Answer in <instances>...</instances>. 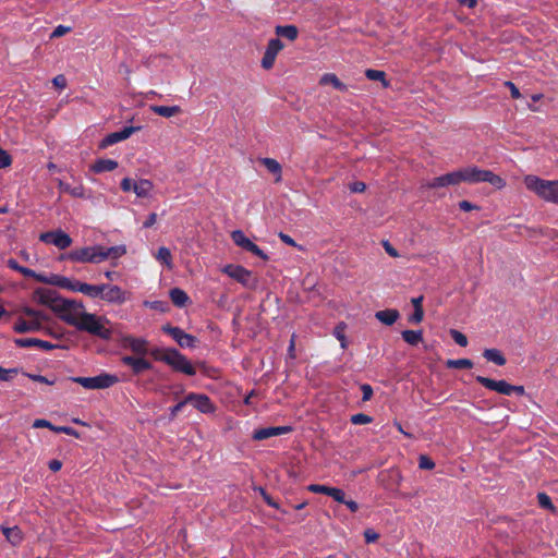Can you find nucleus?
I'll use <instances>...</instances> for the list:
<instances>
[{"label":"nucleus","instance_id":"nucleus-31","mask_svg":"<svg viewBox=\"0 0 558 558\" xmlns=\"http://www.w3.org/2000/svg\"><path fill=\"white\" fill-rule=\"evenodd\" d=\"M59 189L61 190V192L68 193L73 197L85 198V196H86L85 189L81 184L71 186L70 184L64 183L63 181H60Z\"/></svg>","mask_w":558,"mask_h":558},{"label":"nucleus","instance_id":"nucleus-44","mask_svg":"<svg viewBox=\"0 0 558 558\" xmlns=\"http://www.w3.org/2000/svg\"><path fill=\"white\" fill-rule=\"evenodd\" d=\"M418 468L422 470H433L435 462L428 456L421 454L418 458Z\"/></svg>","mask_w":558,"mask_h":558},{"label":"nucleus","instance_id":"nucleus-38","mask_svg":"<svg viewBox=\"0 0 558 558\" xmlns=\"http://www.w3.org/2000/svg\"><path fill=\"white\" fill-rule=\"evenodd\" d=\"M157 259L166 264L169 268L172 266V255L168 247L161 246L158 248Z\"/></svg>","mask_w":558,"mask_h":558},{"label":"nucleus","instance_id":"nucleus-47","mask_svg":"<svg viewBox=\"0 0 558 558\" xmlns=\"http://www.w3.org/2000/svg\"><path fill=\"white\" fill-rule=\"evenodd\" d=\"M307 489L315 494H324V495L328 496L331 487L326 486V485H319V484H311V485H308Z\"/></svg>","mask_w":558,"mask_h":558},{"label":"nucleus","instance_id":"nucleus-55","mask_svg":"<svg viewBox=\"0 0 558 558\" xmlns=\"http://www.w3.org/2000/svg\"><path fill=\"white\" fill-rule=\"evenodd\" d=\"M258 490L260 492V495L263 496L265 502L269 506V507H272V508H276L278 509L279 508V505L274 500V498L267 494V492L259 487Z\"/></svg>","mask_w":558,"mask_h":558},{"label":"nucleus","instance_id":"nucleus-22","mask_svg":"<svg viewBox=\"0 0 558 558\" xmlns=\"http://www.w3.org/2000/svg\"><path fill=\"white\" fill-rule=\"evenodd\" d=\"M399 316H400L399 312L395 308H387V310L378 311L375 314L376 319L386 326L393 325L397 322V319L399 318Z\"/></svg>","mask_w":558,"mask_h":558},{"label":"nucleus","instance_id":"nucleus-40","mask_svg":"<svg viewBox=\"0 0 558 558\" xmlns=\"http://www.w3.org/2000/svg\"><path fill=\"white\" fill-rule=\"evenodd\" d=\"M20 274H22L24 277H27V278H34L36 279L37 281L39 282H44L46 283L47 282V277L40 275V274H37L36 271H34L33 269L31 268H27V267H24V266H21L20 268Z\"/></svg>","mask_w":558,"mask_h":558},{"label":"nucleus","instance_id":"nucleus-15","mask_svg":"<svg viewBox=\"0 0 558 558\" xmlns=\"http://www.w3.org/2000/svg\"><path fill=\"white\" fill-rule=\"evenodd\" d=\"M475 380L489 390L497 391L505 396H511V384L506 380H494L488 377L477 375Z\"/></svg>","mask_w":558,"mask_h":558},{"label":"nucleus","instance_id":"nucleus-45","mask_svg":"<svg viewBox=\"0 0 558 558\" xmlns=\"http://www.w3.org/2000/svg\"><path fill=\"white\" fill-rule=\"evenodd\" d=\"M169 350L170 348H167V349H159V348H156V349H153L149 352V354L156 360V361H159V362H163V359L167 357V355H169Z\"/></svg>","mask_w":558,"mask_h":558},{"label":"nucleus","instance_id":"nucleus-30","mask_svg":"<svg viewBox=\"0 0 558 558\" xmlns=\"http://www.w3.org/2000/svg\"><path fill=\"white\" fill-rule=\"evenodd\" d=\"M483 356L498 366H504L507 362L506 357L498 349H485Z\"/></svg>","mask_w":558,"mask_h":558},{"label":"nucleus","instance_id":"nucleus-58","mask_svg":"<svg viewBox=\"0 0 558 558\" xmlns=\"http://www.w3.org/2000/svg\"><path fill=\"white\" fill-rule=\"evenodd\" d=\"M505 86L509 88L510 95L513 99H519L521 97V93L514 83L507 81L505 82Z\"/></svg>","mask_w":558,"mask_h":558},{"label":"nucleus","instance_id":"nucleus-34","mask_svg":"<svg viewBox=\"0 0 558 558\" xmlns=\"http://www.w3.org/2000/svg\"><path fill=\"white\" fill-rule=\"evenodd\" d=\"M276 34L278 36H281L293 41L298 38L299 31L298 27L294 25H283L276 27Z\"/></svg>","mask_w":558,"mask_h":558},{"label":"nucleus","instance_id":"nucleus-43","mask_svg":"<svg viewBox=\"0 0 558 558\" xmlns=\"http://www.w3.org/2000/svg\"><path fill=\"white\" fill-rule=\"evenodd\" d=\"M17 373V368H3L0 366V381H10Z\"/></svg>","mask_w":558,"mask_h":558},{"label":"nucleus","instance_id":"nucleus-63","mask_svg":"<svg viewBox=\"0 0 558 558\" xmlns=\"http://www.w3.org/2000/svg\"><path fill=\"white\" fill-rule=\"evenodd\" d=\"M37 348L44 350V351H50L54 348H57L56 344L49 342V341H45V340H40V339H37V344H36Z\"/></svg>","mask_w":558,"mask_h":558},{"label":"nucleus","instance_id":"nucleus-64","mask_svg":"<svg viewBox=\"0 0 558 558\" xmlns=\"http://www.w3.org/2000/svg\"><path fill=\"white\" fill-rule=\"evenodd\" d=\"M53 85L60 89H63L65 88L66 86V80L64 77V75L60 74V75H57L53 81H52Z\"/></svg>","mask_w":558,"mask_h":558},{"label":"nucleus","instance_id":"nucleus-20","mask_svg":"<svg viewBox=\"0 0 558 558\" xmlns=\"http://www.w3.org/2000/svg\"><path fill=\"white\" fill-rule=\"evenodd\" d=\"M46 283L58 286L60 288L68 289L73 292H77V288L81 284V281L71 280L66 277L53 275L50 278H47Z\"/></svg>","mask_w":558,"mask_h":558},{"label":"nucleus","instance_id":"nucleus-33","mask_svg":"<svg viewBox=\"0 0 558 558\" xmlns=\"http://www.w3.org/2000/svg\"><path fill=\"white\" fill-rule=\"evenodd\" d=\"M402 339L410 345H417L423 341L422 330H403L401 332Z\"/></svg>","mask_w":558,"mask_h":558},{"label":"nucleus","instance_id":"nucleus-1","mask_svg":"<svg viewBox=\"0 0 558 558\" xmlns=\"http://www.w3.org/2000/svg\"><path fill=\"white\" fill-rule=\"evenodd\" d=\"M33 300L49 307L62 322L76 329L83 315L87 314L82 302L64 299L57 290L51 288H37L33 293Z\"/></svg>","mask_w":558,"mask_h":558},{"label":"nucleus","instance_id":"nucleus-12","mask_svg":"<svg viewBox=\"0 0 558 558\" xmlns=\"http://www.w3.org/2000/svg\"><path fill=\"white\" fill-rule=\"evenodd\" d=\"M102 287L104 291L100 298L104 301L118 305H121L126 301V292L122 290L119 286L102 283Z\"/></svg>","mask_w":558,"mask_h":558},{"label":"nucleus","instance_id":"nucleus-60","mask_svg":"<svg viewBox=\"0 0 558 558\" xmlns=\"http://www.w3.org/2000/svg\"><path fill=\"white\" fill-rule=\"evenodd\" d=\"M349 187L352 193H362L365 191L366 184L362 181H355Z\"/></svg>","mask_w":558,"mask_h":558},{"label":"nucleus","instance_id":"nucleus-41","mask_svg":"<svg viewBox=\"0 0 558 558\" xmlns=\"http://www.w3.org/2000/svg\"><path fill=\"white\" fill-rule=\"evenodd\" d=\"M350 422L354 425H365L372 423L373 417L364 413H356L351 416Z\"/></svg>","mask_w":558,"mask_h":558},{"label":"nucleus","instance_id":"nucleus-2","mask_svg":"<svg viewBox=\"0 0 558 558\" xmlns=\"http://www.w3.org/2000/svg\"><path fill=\"white\" fill-rule=\"evenodd\" d=\"M126 253L124 245H116L106 247L102 245L85 246L73 250L65 255H61V259H69L76 263H94L99 264L106 259H118Z\"/></svg>","mask_w":558,"mask_h":558},{"label":"nucleus","instance_id":"nucleus-29","mask_svg":"<svg viewBox=\"0 0 558 558\" xmlns=\"http://www.w3.org/2000/svg\"><path fill=\"white\" fill-rule=\"evenodd\" d=\"M153 190V183L147 179H141L133 184V192L137 197H147Z\"/></svg>","mask_w":558,"mask_h":558},{"label":"nucleus","instance_id":"nucleus-11","mask_svg":"<svg viewBox=\"0 0 558 558\" xmlns=\"http://www.w3.org/2000/svg\"><path fill=\"white\" fill-rule=\"evenodd\" d=\"M121 345L130 349L137 355H146L148 353V341L144 338H136L130 335L121 337Z\"/></svg>","mask_w":558,"mask_h":558},{"label":"nucleus","instance_id":"nucleus-46","mask_svg":"<svg viewBox=\"0 0 558 558\" xmlns=\"http://www.w3.org/2000/svg\"><path fill=\"white\" fill-rule=\"evenodd\" d=\"M14 343L20 348L36 347L37 338H19L14 340Z\"/></svg>","mask_w":558,"mask_h":558},{"label":"nucleus","instance_id":"nucleus-19","mask_svg":"<svg viewBox=\"0 0 558 558\" xmlns=\"http://www.w3.org/2000/svg\"><path fill=\"white\" fill-rule=\"evenodd\" d=\"M136 126H125L121 131L108 134L101 142L100 147L106 148L119 142L129 138L134 132L138 131Z\"/></svg>","mask_w":558,"mask_h":558},{"label":"nucleus","instance_id":"nucleus-14","mask_svg":"<svg viewBox=\"0 0 558 558\" xmlns=\"http://www.w3.org/2000/svg\"><path fill=\"white\" fill-rule=\"evenodd\" d=\"M222 271L225 274H227L229 277H231L232 279L242 283L243 286H245V287L251 286L250 281L252 278V272L248 269L244 268L243 266L230 264V265L225 266Z\"/></svg>","mask_w":558,"mask_h":558},{"label":"nucleus","instance_id":"nucleus-7","mask_svg":"<svg viewBox=\"0 0 558 558\" xmlns=\"http://www.w3.org/2000/svg\"><path fill=\"white\" fill-rule=\"evenodd\" d=\"M74 381L86 389H106L117 384L118 377L104 373L94 377H76Z\"/></svg>","mask_w":558,"mask_h":558},{"label":"nucleus","instance_id":"nucleus-35","mask_svg":"<svg viewBox=\"0 0 558 558\" xmlns=\"http://www.w3.org/2000/svg\"><path fill=\"white\" fill-rule=\"evenodd\" d=\"M365 76L371 81H379L384 87L389 86V83L386 80V73L384 71L367 69L365 71Z\"/></svg>","mask_w":558,"mask_h":558},{"label":"nucleus","instance_id":"nucleus-57","mask_svg":"<svg viewBox=\"0 0 558 558\" xmlns=\"http://www.w3.org/2000/svg\"><path fill=\"white\" fill-rule=\"evenodd\" d=\"M26 376L28 378H31L32 380L37 381V383H41V384H46V385H53L54 384V379H49V378H47L45 376H41V375L26 374Z\"/></svg>","mask_w":558,"mask_h":558},{"label":"nucleus","instance_id":"nucleus-26","mask_svg":"<svg viewBox=\"0 0 558 558\" xmlns=\"http://www.w3.org/2000/svg\"><path fill=\"white\" fill-rule=\"evenodd\" d=\"M319 84L320 85H332L336 89L340 90V92H347L348 90V86L342 83L336 74L333 73H325L320 80H319Z\"/></svg>","mask_w":558,"mask_h":558},{"label":"nucleus","instance_id":"nucleus-50","mask_svg":"<svg viewBox=\"0 0 558 558\" xmlns=\"http://www.w3.org/2000/svg\"><path fill=\"white\" fill-rule=\"evenodd\" d=\"M12 158L9 153L0 147V169L11 166Z\"/></svg>","mask_w":558,"mask_h":558},{"label":"nucleus","instance_id":"nucleus-52","mask_svg":"<svg viewBox=\"0 0 558 558\" xmlns=\"http://www.w3.org/2000/svg\"><path fill=\"white\" fill-rule=\"evenodd\" d=\"M71 32V27L58 25L50 35V38H58Z\"/></svg>","mask_w":558,"mask_h":558},{"label":"nucleus","instance_id":"nucleus-8","mask_svg":"<svg viewBox=\"0 0 558 558\" xmlns=\"http://www.w3.org/2000/svg\"><path fill=\"white\" fill-rule=\"evenodd\" d=\"M161 330L169 335L181 348H194L196 345V337L186 333L180 327L166 324L161 327Z\"/></svg>","mask_w":558,"mask_h":558},{"label":"nucleus","instance_id":"nucleus-39","mask_svg":"<svg viewBox=\"0 0 558 558\" xmlns=\"http://www.w3.org/2000/svg\"><path fill=\"white\" fill-rule=\"evenodd\" d=\"M537 501L541 508L547 509L550 511H555V506L550 499V497L546 493H538L537 494Z\"/></svg>","mask_w":558,"mask_h":558},{"label":"nucleus","instance_id":"nucleus-25","mask_svg":"<svg viewBox=\"0 0 558 558\" xmlns=\"http://www.w3.org/2000/svg\"><path fill=\"white\" fill-rule=\"evenodd\" d=\"M171 302L178 307H184L189 302V295L180 288H172L169 291Z\"/></svg>","mask_w":558,"mask_h":558},{"label":"nucleus","instance_id":"nucleus-21","mask_svg":"<svg viewBox=\"0 0 558 558\" xmlns=\"http://www.w3.org/2000/svg\"><path fill=\"white\" fill-rule=\"evenodd\" d=\"M43 325L39 324L37 320H26L24 318H19L13 326V330L17 333L35 332L39 331Z\"/></svg>","mask_w":558,"mask_h":558},{"label":"nucleus","instance_id":"nucleus-16","mask_svg":"<svg viewBox=\"0 0 558 558\" xmlns=\"http://www.w3.org/2000/svg\"><path fill=\"white\" fill-rule=\"evenodd\" d=\"M461 183L459 169L440 177H436L428 181L425 186L428 189L445 187L449 185H458Z\"/></svg>","mask_w":558,"mask_h":558},{"label":"nucleus","instance_id":"nucleus-17","mask_svg":"<svg viewBox=\"0 0 558 558\" xmlns=\"http://www.w3.org/2000/svg\"><path fill=\"white\" fill-rule=\"evenodd\" d=\"M293 430L291 426H269L259 429H255L252 438L254 440H265L271 437L281 436L289 434Z\"/></svg>","mask_w":558,"mask_h":558},{"label":"nucleus","instance_id":"nucleus-5","mask_svg":"<svg viewBox=\"0 0 558 558\" xmlns=\"http://www.w3.org/2000/svg\"><path fill=\"white\" fill-rule=\"evenodd\" d=\"M109 324L110 322L106 317L87 313L83 315L77 330L88 332L101 340L109 341L112 337V330L108 327Z\"/></svg>","mask_w":558,"mask_h":558},{"label":"nucleus","instance_id":"nucleus-24","mask_svg":"<svg viewBox=\"0 0 558 558\" xmlns=\"http://www.w3.org/2000/svg\"><path fill=\"white\" fill-rule=\"evenodd\" d=\"M102 291V284H88L85 282H81V284L77 288V292H81L92 299L100 298Z\"/></svg>","mask_w":558,"mask_h":558},{"label":"nucleus","instance_id":"nucleus-18","mask_svg":"<svg viewBox=\"0 0 558 558\" xmlns=\"http://www.w3.org/2000/svg\"><path fill=\"white\" fill-rule=\"evenodd\" d=\"M121 362L130 366L134 375H140L153 367L151 363L142 356L125 355L121 359Z\"/></svg>","mask_w":558,"mask_h":558},{"label":"nucleus","instance_id":"nucleus-32","mask_svg":"<svg viewBox=\"0 0 558 558\" xmlns=\"http://www.w3.org/2000/svg\"><path fill=\"white\" fill-rule=\"evenodd\" d=\"M260 162L266 167V169L276 174V182H280L281 181V173H282V168H281V165L276 160V159H272V158H263L260 160Z\"/></svg>","mask_w":558,"mask_h":558},{"label":"nucleus","instance_id":"nucleus-28","mask_svg":"<svg viewBox=\"0 0 558 558\" xmlns=\"http://www.w3.org/2000/svg\"><path fill=\"white\" fill-rule=\"evenodd\" d=\"M150 110L163 118H171L179 114L182 110L179 106H150Z\"/></svg>","mask_w":558,"mask_h":558},{"label":"nucleus","instance_id":"nucleus-4","mask_svg":"<svg viewBox=\"0 0 558 558\" xmlns=\"http://www.w3.org/2000/svg\"><path fill=\"white\" fill-rule=\"evenodd\" d=\"M459 171L461 182L469 184L486 182L498 190L506 186V181L500 175L495 174L490 170H484L476 166H470L461 168Z\"/></svg>","mask_w":558,"mask_h":558},{"label":"nucleus","instance_id":"nucleus-9","mask_svg":"<svg viewBox=\"0 0 558 558\" xmlns=\"http://www.w3.org/2000/svg\"><path fill=\"white\" fill-rule=\"evenodd\" d=\"M39 240L47 244H53L59 250L70 247L73 242L72 238L61 229L44 232L39 235Z\"/></svg>","mask_w":558,"mask_h":558},{"label":"nucleus","instance_id":"nucleus-59","mask_svg":"<svg viewBox=\"0 0 558 558\" xmlns=\"http://www.w3.org/2000/svg\"><path fill=\"white\" fill-rule=\"evenodd\" d=\"M383 247L386 253L391 257H399V252L391 245V243L387 240L383 241Z\"/></svg>","mask_w":558,"mask_h":558},{"label":"nucleus","instance_id":"nucleus-62","mask_svg":"<svg viewBox=\"0 0 558 558\" xmlns=\"http://www.w3.org/2000/svg\"><path fill=\"white\" fill-rule=\"evenodd\" d=\"M187 403H189V401H186V397H185L182 401L178 402L175 405H173V407L170 409V415H171V416H177V415H178V413H179V412L183 409V407H184L185 404H187Z\"/></svg>","mask_w":558,"mask_h":558},{"label":"nucleus","instance_id":"nucleus-54","mask_svg":"<svg viewBox=\"0 0 558 558\" xmlns=\"http://www.w3.org/2000/svg\"><path fill=\"white\" fill-rule=\"evenodd\" d=\"M33 427L34 428H49L51 430H53V428H56L54 425H52L49 421H47L45 418L35 420L33 423Z\"/></svg>","mask_w":558,"mask_h":558},{"label":"nucleus","instance_id":"nucleus-36","mask_svg":"<svg viewBox=\"0 0 558 558\" xmlns=\"http://www.w3.org/2000/svg\"><path fill=\"white\" fill-rule=\"evenodd\" d=\"M446 366L451 369L472 368L473 362L469 359L448 360Z\"/></svg>","mask_w":558,"mask_h":558},{"label":"nucleus","instance_id":"nucleus-49","mask_svg":"<svg viewBox=\"0 0 558 558\" xmlns=\"http://www.w3.org/2000/svg\"><path fill=\"white\" fill-rule=\"evenodd\" d=\"M275 61H276V57L270 54V53H267V52H264V56L262 58V66L265 69V70H269L274 66L275 64Z\"/></svg>","mask_w":558,"mask_h":558},{"label":"nucleus","instance_id":"nucleus-13","mask_svg":"<svg viewBox=\"0 0 558 558\" xmlns=\"http://www.w3.org/2000/svg\"><path fill=\"white\" fill-rule=\"evenodd\" d=\"M186 401L202 413H213L216 410L210 398L204 393L190 392L186 396Z\"/></svg>","mask_w":558,"mask_h":558},{"label":"nucleus","instance_id":"nucleus-42","mask_svg":"<svg viewBox=\"0 0 558 558\" xmlns=\"http://www.w3.org/2000/svg\"><path fill=\"white\" fill-rule=\"evenodd\" d=\"M450 336L454 340L457 344L460 347H466L468 345V338L464 333L457 329H450Z\"/></svg>","mask_w":558,"mask_h":558},{"label":"nucleus","instance_id":"nucleus-61","mask_svg":"<svg viewBox=\"0 0 558 558\" xmlns=\"http://www.w3.org/2000/svg\"><path fill=\"white\" fill-rule=\"evenodd\" d=\"M364 537L366 543H375L378 539L379 535L374 530L367 529L364 532Z\"/></svg>","mask_w":558,"mask_h":558},{"label":"nucleus","instance_id":"nucleus-48","mask_svg":"<svg viewBox=\"0 0 558 558\" xmlns=\"http://www.w3.org/2000/svg\"><path fill=\"white\" fill-rule=\"evenodd\" d=\"M331 498H333L336 501L343 504L345 499V493L338 487H331L330 493L328 494Z\"/></svg>","mask_w":558,"mask_h":558},{"label":"nucleus","instance_id":"nucleus-37","mask_svg":"<svg viewBox=\"0 0 558 558\" xmlns=\"http://www.w3.org/2000/svg\"><path fill=\"white\" fill-rule=\"evenodd\" d=\"M283 47L284 46L279 38H271L267 44L265 52L277 57V54L283 49Z\"/></svg>","mask_w":558,"mask_h":558},{"label":"nucleus","instance_id":"nucleus-53","mask_svg":"<svg viewBox=\"0 0 558 558\" xmlns=\"http://www.w3.org/2000/svg\"><path fill=\"white\" fill-rule=\"evenodd\" d=\"M361 390H362V393H363L362 400L364 402L369 401L372 399V397H373V388H372V386L368 385V384H362L361 385Z\"/></svg>","mask_w":558,"mask_h":558},{"label":"nucleus","instance_id":"nucleus-6","mask_svg":"<svg viewBox=\"0 0 558 558\" xmlns=\"http://www.w3.org/2000/svg\"><path fill=\"white\" fill-rule=\"evenodd\" d=\"M163 363L171 366L175 372H181L189 376L196 374L195 367L190 363L187 357L174 348H170L169 355L163 359Z\"/></svg>","mask_w":558,"mask_h":558},{"label":"nucleus","instance_id":"nucleus-10","mask_svg":"<svg viewBox=\"0 0 558 558\" xmlns=\"http://www.w3.org/2000/svg\"><path fill=\"white\" fill-rule=\"evenodd\" d=\"M232 241L243 250L258 256L259 258L267 260L268 256L260 250L254 242H252L242 230H234L231 232Z\"/></svg>","mask_w":558,"mask_h":558},{"label":"nucleus","instance_id":"nucleus-23","mask_svg":"<svg viewBox=\"0 0 558 558\" xmlns=\"http://www.w3.org/2000/svg\"><path fill=\"white\" fill-rule=\"evenodd\" d=\"M118 168V162L113 159H97L90 167L92 171L95 173L109 172L113 171Z\"/></svg>","mask_w":558,"mask_h":558},{"label":"nucleus","instance_id":"nucleus-3","mask_svg":"<svg viewBox=\"0 0 558 558\" xmlns=\"http://www.w3.org/2000/svg\"><path fill=\"white\" fill-rule=\"evenodd\" d=\"M523 182L525 187L534 192L538 197L558 205V180L548 181L537 175L529 174L524 177Z\"/></svg>","mask_w":558,"mask_h":558},{"label":"nucleus","instance_id":"nucleus-56","mask_svg":"<svg viewBox=\"0 0 558 558\" xmlns=\"http://www.w3.org/2000/svg\"><path fill=\"white\" fill-rule=\"evenodd\" d=\"M53 432L62 433V434L74 436V437L78 436V433L73 427H70V426H56V428H53Z\"/></svg>","mask_w":558,"mask_h":558},{"label":"nucleus","instance_id":"nucleus-51","mask_svg":"<svg viewBox=\"0 0 558 558\" xmlns=\"http://www.w3.org/2000/svg\"><path fill=\"white\" fill-rule=\"evenodd\" d=\"M424 318V310L423 308H415L413 314L409 317V322L411 324H420Z\"/></svg>","mask_w":558,"mask_h":558},{"label":"nucleus","instance_id":"nucleus-27","mask_svg":"<svg viewBox=\"0 0 558 558\" xmlns=\"http://www.w3.org/2000/svg\"><path fill=\"white\" fill-rule=\"evenodd\" d=\"M2 533L13 546L21 544L23 541L22 531L17 526L2 527Z\"/></svg>","mask_w":558,"mask_h":558}]
</instances>
